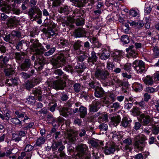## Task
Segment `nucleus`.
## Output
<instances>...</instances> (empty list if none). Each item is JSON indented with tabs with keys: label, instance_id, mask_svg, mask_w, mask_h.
<instances>
[{
	"label": "nucleus",
	"instance_id": "obj_1",
	"mask_svg": "<svg viewBox=\"0 0 159 159\" xmlns=\"http://www.w3.org/2000/svg\"><path fill=\"white\" fill-rule=\"evenodd\" d=\"M95 78L102 82L103 86H109L112 81L110 73L107 70L102 69L101 67H97L94 72Z\"/></svg>",
	"mask_w": 159,
	"mask_h": 159
},
{
	"label": "nucleus",
	"instance_id": "obj_2",
	"mask_svg": "<svg viewBox=\"0 0 159 159\" xmlns=\"http://www.w3.org/2000/svg\"><path fill=\"white\" fill-rule=\"evenodd\" d=\"M77 153L75 157L77 159H90V152L88 151V147L85 144L80 143L75 147Z\"/></svg>",
	"mask_w": 159,
	"mask_h": 159
},
{
	"label": "nucleus",
	"instance_id": "obj_3",
	"mask_svg": "<svg viewBox=\"0 0 159 159\" xmlns=\"http://www.w3.org/2000/svg\"><path fill=\"white\" fill-rule=\"evenodd\" d=\"M147 139L146 137L143 135H139L136 136L134 138V148L139 151L143 150L146 142L145 141Z\"/></svg>",
	"mask_w": 159,
	"mask_h": 159
},
{
	"label": "nucleus",
	"instance_id": "obj_4",
	"mask_svg": "<svg viewBox=\"0 0 159 159\" xmlns=\"http://www.w3.org/2000/svg\"><path fill=\"white\" fill-rule=\"evenodd\" d=\"M28 15L31 20L33 21L36 20L37 19L41 18L42 16V12L40 9L35 6L29 9Z\"/></svg>",
	"mask_w": 159,
	"mask_h": 159
},
{
	"label": "nucleus",
	"instance_id": "obj_5",
	"mask_svg": "<svg viewBox=\"0 0 159 159\" xmlns=\"http://www.w3.org/2000/svg\"><path fill=\"white\" fill-rule=\"evenodd\" d=\"M65 57L62 54L59 55L56 58L52 59L51 63L54 69L62 67L65 64Z\"/></svg>",
	"mask_w": 159,
	"mask_h": 159
},
{
	"label": "nucleus",
	"instance_id": "obj_6",
	"mask_svg": "<svg viewBox=\"0 0 159 159\" xmlns=\"http://www.w3.org/2000/svg\"><path fill=\"white\" fill-rule=\"evenodd\" d=\"M46 61L45 58L42 55L37 56L36 58L35 61V66L38 70L40 71L45 64Z\"/></svg>",
	"mask_w": 159,
	"mask_h": 159
},
{
	"label": "nucleus",
	"instance_id": "obj_7",
	"mask_svg": "<svg viewBox=\"0 0 159 159\" xmlns=\"http://www.w3.org/2000/svg\"><path fill=\"white\" fill-rule=\"evenodd\" d=\"M132 66L138 73H141L145 70L144 63L141 60L135 61L133 63Z\"/></svg>",
	"mask_w": 159,
	"mask_h": 159
},
{
	"label": "nucleus",
	"instance_id": "obj_8",
	"mask_svg": "<svg viewBox=\"0 0 159 159\" xmlns=\"http://www.w3.org/2000/svg\"><path fill=\"white\" fill-rule=\"evenodd\" d=\"M66 86V82L61 80H58L53 82V88L56 90L63 89Z\"/></svg>",
	"mask_w": 159,
	"mask_h": 159
},
{
	"label": "nucleus",
	"instance_id": "obj_9",
	"mask_svg": "<svg viewBox=\"0 0 159 159\" xmlns=\"http://www.w3.org/2000/svg\"><path fill=\"white\" fill-rule=\"evenodd\" d=\"M123 143L124 146L123 148L125 151H130L132 149V140L131 138L125 139L123 141Z\"/></svg>",
	"mask_w": 159,
	"mask_h": 159
},
{
	"label": "nucleus",
	"instance_id": "obj_10",
	"mask_svg": "<svg viewBox=\"0 0 159 159\" xmlns=\"http://www.w3.org/2000/svg\"><path fill=\"white\" fill-rule=\"evenodd\" d=\"M86 33L87 32L84 29L79 28L75 30L73 34L75 38L86 37Z\"/></svg>",
	"mask_w": 159,
	"mask_h": 159
},
{
	"label": "nucleus",
	"instance_id": "obj_11",
	"mask_svg": "<svg viewBox=\"0 0 159 159\" xmlns=\"http://www.w3.org/2000/svg\"><path fill=\"white\" fill-rule=\"evenodd\" d=\"M140 117L143 125H147L150 123L151 125L153 124L151 122V117L149 115L143 113L140 115Z\"/></svg>",
	"mask_w": 159,
	"mask_h": 159
},
{
	"label": "nucleus",
	"instance_id": "obj_12",
	"mask_svg": "<svg viewBox=\"0 0 159 159\" xmlns=\"http://www.w3.org/2000/svg\"><path fill=\"white\" fill-rule=\"evenodd\" d=\"M32 66L30 59H26L19 66V68L22 71H26Z\"/></svg>",
	"mask_w": 159,
	"mask_h": 159
},
{
	"label": "nucleus",
	"instance_id": "obj_13",
	"mask_svg": "<svg viewBox=\"0 0 159 159\" xmlns=\"http://www.w3.org/2000/svg\"><path fill=\"white\" fill-rule=\"evenodd\" d=\"M115 151V145L113 143H107L105 147L104 152L106 155L113 153Z\"/></svg>",
	"mask_w": 159,
	"mask_h": 159
},
{
	"label": "nucleus",
	"instance_id": "obj_14",
	"mask_svg": "<svg viewBox=\"0 0 159 159\" xmlns=\"http://www.w3.org/2000/svg\"><path fill=\"white\" fill-rule=\"evenodd\" d=\"M44 48L43 47H41L39 48H33L32 49L33 52H34V54L31 57V59L32 61H34L35 58V56L42 55L43 52Z\"/></svg>",
	"mask_w": 159,
	"mask_h": 159
},
{
	"label": "nucleus",
	"instance_id": "obj_15",
	"mask_svg": "<svg viewBox=\"0 0 159 159\" xmlns=\"http://www.w3.org/2000/svg\"><path fill=\"white\" fill-rule=\"evenodd\" d=\"M94 91V95L97 98H102L105 94V92L100 85Z\"/></svg>",
	"mask_w": 159,
	"mask_h": 159
},
{
	"label": "nucleus",
	"instance_id": "obj_16",
	"mask_svg": "<svg viewBox=\"0 0 159 159\" xmlns=\"http://www.w3.org/2000/svg\"><path fill=\"white\" fill-rule=\"evenodd\" d=\"M60 43L63 48H64L67 52L70 50V45L69 41L65 39H60Z\"/></svg>",
	"mask_w": 159,
	"mask_h": 159
},
{
	"label": "nucleus",
	"instance_id": "obj_17",
	"mask_svg": "<svg viewBox=\"0 0 159 159\" xmlns=\"http://www.w3.org/2000/svg\"><path fill=\"white\" fill-rule=\"evenodd\" d=\"M42 31L49 36H53L56 34L54 30L50 27H48L47 28L43 29Z\"/></svg>",
	"mask_w": 159,
	"mask_h": 159
},
{
	"label": "nucleus",
	"instance_id": "obj_18",
	"mask_svg": "<svg viewBox=\"0 0 159 159\" xmlns=\"http://www.w3.org/2000/svg\"><path fill=\"white\" fill-rule=\"evenodd\" d=\"M97 57L96 53L93 51L91 53V57L88 59V62L90 65H93L97 60Z\"/></svg>",
	"mask_w": 159,
	"mask_h": 159
},
{
	"label": "nucleus",
	"instance_id": "obj_19",
	"mask_svg": "<svg viewBox=\"0 0 159 159\" xmlns=\"http://www.w3.org/2000/svg\"><path fill=\"white\" fill-rule=\"evenodd\" d=\"M122 53L120 51H116L113 53V61L116 62H119L122 56Z\"/></svg>",
	"mask_w": 159,
	"mask_h": 159
},
{
	"label": "nucleus",
	"instance_id": "obj_20",
	"mask_svg": "<svg viewBox=\"0 0 159 159\" xmlns=\"http://www.w3.org/2000/svg\"><path fill=\"white\" fill-rule=\"evenodd\" d=\"M3 39L5 41L11 43H13L16 40V38L12 36L11 33L5 35V37H3Z\"/></svg>",
	"mask_w": 159,
	"mask_h": 159
},
{
	"label": "nucleus",
	"instance_id": "obj_21",
	"mask_svg": "<svg viewBox=\"0 0 159 159\" xmlns=\"http://www.w3.org/2000/svg\"><path fill=\"white\" fill-rule=\"evenodd\" d=\"M121 118L119 116H115L111 117V124L115 126H116L120 121Z\"/></svg>",
	"mask_w": 159,
	"mask_h": 159
},
{
	"label": "nucleus",
	"instance_id": "obj_22",
	"mask_svg": "<svg viewBox=\"0 0 159 159\" xmlns=\"http://www.w3.org/2000/svg\"><path fill=\"white\" fill-rule=\"evenodd\" d=\"M71 2H75L77 7H81L85 6V4L87 3L86 0H70Z\"/></svg>",
	"mask_w": 159,
	"mask_h": 159
},
{
	"label": "nucleus",
	"instance_id": "obj_23",
	"mask_svg": "<svg viewBox=\"0 0 159 159\" xmlns=\"http://www.w3.org/2000/svg\"><path fill=\"white\" fill-rule=\"evenodd\" d=\"M89 142L92 146L95 148H97L98 147L99 145V144H100L101 145H102L103 143L102 142L95 139L90 140Z\"/></svg>",
	"mask_w": 159,
	"mask_h": 159
},
{
	"label": "nucleus",
	"instance_id": "obj_24",
	"mask_svg": "<svg viewBox=\"0 0 159 159\" xmlns=\"http://www.w3.org/2000/svg\"><path fill=\"white\" fill-rule=\"evenodd\" d=\"M102 54L100 56V58L103 60H106L110 57V52L106 49H104L102 51Z\"/></svg>",
	"mask_w": 159,
	"mask_h": 159
},
{
	"label": "nucleus",
	"instance_id": "obj_25",
	"mask_svg": "<svg viewBox=\"0 0 159 159\" xmlns=\"http://www.w3.org/2000/svg\"><path fill=\"white\" fill-rule=\"evenodd\" d=\"M80 112V116L81 118H84L87 115V108L82 106H81L79 109Z\"/></svg>",
	"mask_w": 159,
	"mask_h": 159
},
{
	"label": "nucleus",
	"instance_id": "obj_26",
	"mask_svg": "<svg viewBox=\"0 0 159 159\" xmlns=\"http://www.w3.org/2000/svg\"><path fill=\"white\" fill-rule=\"evenodd\" d=\"M15 114L17 115L18 118H23L24 119L22 120L24 123H25L26 121L30 119V118L27 116L26 115L23 113H22L19 111H17L15 112Z\"/></svg>",
	"mask_w": 159,
	"mask_h": 159
},
{
	"label": "nucleus",
	"instance_id": "obj_27",
	"mask_svg": "<svg viewBox=\"0 0 159 159\" xmlns=\"http://www.w3.org/2000/svg\"><path fill=\"white\" fill-rule=\"evenodd\" d=\"M99 103L97 102H94L93 103L89 106V110L90 112H93L98 111V106Z\"/></svg>",
	"mask_w": 159,
	"mask_h": 159
},
{
	"label": "nucleus",
	"instance_id": "obj_28",
	"mask_svg": "<svg viewBox=\"0 0 159 159\" xmlns=\"http://www.w3.org/2000/svg\"><path fill=\"white\" fill-rule=\"evenodd\" d=\"M6 82L8 84L9 86L16 85L18 84V80L17 79L15 78L7 79L6 80Z\"/></svg>",
	"mask_w": 159,
	"mask_h": 159
},
{
	"label": "nucleus",
	"instance_id": "obj_29",
	"mask_svg": "<svg viewBox=\"0 0 159 159\" xmlns=\"http://www.w3.org/2000/svg\"><path fill=\"white\" fill-rule=\"evenodd\" d=\"M159 38V35L158 34L155 33L154 34H152L151 38L149 40V43L150 44L152 45L154 43L157 42Z\"/></svg>",
	"mask_w": 159,
	"mask_h": 159
},
{
	"label": "nucleus",
	"instance_id": "obj_30",
	"mask_svg": "<svg viewBox=\"0 0 159 159\" xmlns=\"http://www.w3.org/2000/svg\"><path fill=\"white\" fill-rule=\"evenodd\" d=\"M30 42L33 43L32 45L33 48H41V47H43L41 44L40 43L38 40H36L34 41V39H31L30 41Z\"/></svg>",
	"mask_w": 159,
	"mask_h": 159
},
{
	"label": "nucleus",
	"instance_id": "obj_31",
	"mask_svg": "<svg viewBox=\"0 0 159 159\" xmlns=\"http://www.w3.org/2000/svg\"><path fill=\"white\" fill-rule=\"evenodd\" d=\"M131 122V120H128L126 117L124 118L121 122V125L124 128L128 127L130 125V122Z\"/></svg>",
	"mask_w": 159,
	"mask_h": 159
},
{
	"label": "nucleus",
	"instance_id": "obj_32",
	"mask_svg": "<svg viewBox=\"0 0 159 159\" xmlns=\"http://www.w3.org/2000/svg\"><path fill=\"white\" fill-rule=\"evenodd\" d=\"M12 7L8 5H3L1 8V10L3 12H4L7 13H11Z\"/></svg>",
	"mask_w": 159,
	"mask_h": 159
},
{
	"label": "nucleus",
	"instance_id": "obj_33",
	"mask_svg": "<svg viewBox=\"0 0 159 159\" xmlns=\"http://www.w3.org/2000/svg\"><path fill=\"white\" fill-rule=\"evenodd\" d=\"M143 81L146 84L152 85L153 84L154 81L152 77L147 76L143 80Z\"/></svg>",
	"mask_w": 159,
	"mask_h": 159
},
{
	"label": "nucleus",
	"instance_id": "obj_34",
	"mask_svg": "<svg viewBox=\"0 0 159 159\" xmlns=\"http://www.w3.org/2000/svg\"><path fill=\"white\" fill-rule=\"evenodd\" d=\"M86 68L84 64L81 63L80 64H79L78 66H75V68L76 69H78L76 70V71L78 73H81L84 71V69Z\"/></svg>",
	"mask_w": 159,
	"mask_h": 159
},
{
	"label": "nucleus",
	"instance_id": "obj_35",
	"mask_svg": "<svg viewBox=\"0 0 159 159\" xmlns=\"http://www.w3.org/2000/svg\"><path fill=\"white\" fill-rule=\"evenodd\" d=\"M74 91L77 93L82 91L83 87L80 83H75L73 85Z\"/></svg>",
	"mask_w": 159,
	"mask_h": 159
},
{
	"label": "nucleus",
	"instance_id": "obj_36",
	"mask_svg": "<svg viewBox=\"0 0 159 159\" xmlns=\"http://www.w3.org/2000/svg\"><path fill=\"white\" fill-rule=\"evenodd\" d=\"M25 57V54L22 52H16L15 53V57L16 59L19 61L24 59Z\"/></svg>",
	"mask_w": 159,
	"mask_h": 159
},
{
	"label": "nucleus",
	"instance_id": "obj_37",
	"mask_svg": "<svg viewBox=\"0 0 159 159\" xmlns=\"http://www.w3.org/2000/svg\"><path fill=\"white\" fill-rule=\"evenodd\" d=\"M158 124H159L158 123H155L154 124H152V133L154 134L157 135L159 132V127L158 126Z\"/></svg>",
	"mask_w": 159,
	"mask_h": 159
},
{
	"label": "nucleus",
	"instance_id": "obj_38",
	"mask_svg": "<svg viewBox=\"0 0 159 159\" xmlns=\"http://www.w3.org/2000/svg\"><path fill=\"white\" fill-rule=\"evenodd\" d=\"M68 108L67 107H64L59 110L60 114L61 115L65 117L68 116V114L67 111L68 110Z\"/></svg>",
	"mask_w": 159,
	"mask_h": 159
},
{
	"label": "nucleus",
	"instance_id": "obj_39",
	"mask_svg": "<svg viewBox=\"0 0 159 159\" xmlns=\"http://www.w3.org/2000/svg\"><path fill=\"white\" fill-rule=\"evenodd\" d=\"M82 43V42L80 40H77L75 42L73 45L74 50L76 51L79 49L80 47L82 46L81 45Z\"/></svg>",
	"mask_w": 159,
	"mask_h": 159
},
{
	"label": "nucleus",
	"instance_id": "obj_40",
	"mask_svg": "<svg viewBox=\"0 0 159 159\" xmlns=\"http://www.w3.org/2000/svg\"><path fill=\"white\" fill-rule=\"evenodd\" d=\"M89 85L90 89H93L95 90L100 84L98 82L93 81L89 83Z\"/></svg>",
	"mask_w": 159,
	"mask_h": 159
},
{
	"label": "nucleus",
	"instance_id": "obj_41",
	"mask_svg": "<svg viewBox=\"0 0 159 159\" xmlns=\"http://www.w3.org/2000/svg\"><path fill=\"white\" fill-rule=\"evenodd\" d=\"M45 138L42 136L39 137L37 140L36 145L37 146H39L43 144L45 142Z\"/></svg>",
	"mask_w": 159,
	"mask_h": 159
},
{
	"label": "nucleus",
	"instance_id": "obj_42",
	"mask_svg": "<svg viewBox=\"0 0 159 159\" xmlns=\"http://www.w3.org/2000/svg\"><path fill=\"white\" fill-rule=\"evenodd\" d=\"M85 19L83 18H78L75 19V23L77 26L82 25H84Z\"/></svg>",
	"mask_w": 159,
	"mask_h": 159
},
{
	"label": "nucleus",
	"instance_id": "obj_43",
	"mask_svg": "<svg viewBox=\"0 0 159 159\" xmlns=\"http://www.w3.org/2000/svg\"><path fill=\"white\" fill-rule=\"evenodd\" d=\"M98 121L99 122L105 121L107 122L108 121V116L106 114H102L98 118Z\"/></svg>",
	"mask_w": 159,
	"mask_h": 159
},
{
	"label": "nucleus",
	"instance_id": "obj_44",
	"mask_svg": "<svg viewBox=\"0 0 159 159\" xmlns=\"http://www.w3.org/2000/svg\"><path fill=\"white\" fill-rule=\"evenodd\" d=\"M68 96L69 95L67 93L63 92L61 93L60 99L63 101H66L68 99Z\"/></svg>",
	"mask_w": 159,
	"mask_h": 159
},
{
	"label": "nucleus",
	"instance_id": "obj_45",
	"mask_svg": "<svg viewBox=\"0 0 159 159\" xmlns=\"http://www.w3.org/2000/svg\"><path fill=\"white\" fill-rule=\"evenodd\" d=\"M11 122L15 125H22V122L17 118H13L11 119Z\"/></svg>",
	"mask_w": 159,
	"mask_h": 159
},
{
	"label": "nucleus",
	"instance_id": "obj_46",
	"mask_svg": "<svg viewBox=\"0 0 159 159\" xmlns=\"http://www.w3.org/2000/svg\"><path fill=\"white\" fill-rule=\"evenodd\" d=\"M56 49L55 47L51 48L49 51L45 52L44 55L48 57L52 55L55 52Z\"/></svg>",
	"mask_w": 159,
	"mask_h": 159
},
{
	"label": "nucleus",
	"instance_id": "obj_47",
	"mask_svg": "<svg viewBox=\"0 0 159 159\" xmlns=\"http://www.w3.org/2000/svg\"><path fill=\"white\" fill-rule=\"evenodd\" d=\"M6 76H8L12 75L15 73V71L12 69H6L4 71Z\"/></svg>",
	"mask_w": 159,
	"mask_h": 159
},
{
	"label": "nucleus",
	"instance_id": "obj_48",
	"mask_svg": "<svg viewBox=\"0 0 159 159\" xmlns=\"http://www.w3.org/2000/svg\"><path fill=\"white\" fill-rule=\"evenodd\" d=\"M88 57V56L87 54L85 53L82 55L78 56L77 57V59L80 62H82L84 61V60L86 59Z\"/></svg>",
	"mask_w": 159,
	"mask_h": 159
},
{
	"label": "nucleus",
	"instance_id": "obj_49",
	"mask_svg": "<svg viewBox=\"0 0 159 159\" xmlns=\"http://www.w3.org/2000/svg\"><path fill=\"white\" fill-rule=\"evenodd\" d=\"M121 40L122 42L125 44H127L129 42V36L127 35H124L121 37Z\"/></svg>",
	"mask_w": 159,
	"mask_h": 159
},
{
	"label": "nucleus",
	"instance_id": "obj_50",
	"mask_svg": "<svg viewBox=\"0 0 159 159\" xmlns=\"http://www.w3.org/2000/svg\"><path fill=\"white\" fill-rule=\"evenodd\" d=\"M16 19L14 17L10 19L8 21L7 25L10 26H13V25L16 23Z\"/></svg>",
	"mask_w": 159,
	"mask_h": 159
},
{
	"label": "nucleus",
	"instance_id": "obj_51",
	"mask_svg": "<svg viewBox=\"0 0 159 159\" xmlns=\"http://www.w3.org/2000/svg\"><path fill=\"white\" fill-rule=\"evenodd\" d=\"M49 110L52 112L55 111L56 107L57 106V103L55 102H52L49 104Z\"/></svg>",
	"mask_w": 159,
	"mask_h": 159
},
{
	"label": "nucleus",
	"instance_id": "obj_52",
	"mask_svg": "<svg viewBox=\"0 0 159 159\" xmlns=\"http://www.w3.org/2000/svg\"><path fill=\"white\" fill-rule=\"evenodd\" d=\"M34 85V84H33L31 81H27L26 82L25 87L27 89L30 90L33 87Z\"/></svg>",
	"mask_w": 159,
	"mask_h": 159
},
{
	"label": "nucleus",
	"instance_id": "obj_53",
	"mask_svg": "<svg viewBox=\"0 0 159 159\" xmlns=\"http://www.w3.org/2000/svg\"><path fill=\"white\" fill-rule=\"evenodd\" d=\"M131 112L134 116H138L140 114V112L137 107H134L131 110Z\"/></svg>",
	"mask_w": 159,
	"mask_h": 159
},
{
	"label": "nucleus",
	"instance_id": "obj_54",
	"mask_svg": "<svg viewBox=\"0 0 159 159\" xmlns=\"http://www.w3.org/2000/svg\"><path fill=\"white\" fill-rule=\"evenodd\" d=\"M64 1V0H55L53 2L52 6L58 7Z\"/></svg>",
	"mask_w": 159,
	"mask_h": 159
},
{
	"label": "nucleus",
	"instance_id": "obj_55",
	"mask_svg": "<svg viewBox=\"0 0 159 159\" xmlns=\"http://www.w3.org/2000/svg\"><path fill=\"white\" fill-rule=\"evenodd\" d=\"M11 33L14 38L16 37L19 38L21 37V33L18 31L14 30L12 31Z\"/></svg>",
	"mask_w": 159,
	"mask_h": 159
},
{
	"label": "nucleus",
	"instance_id": "obj_56",
	"mask_svg": "<svg viewBox=\"0 0 159 159\" xmlns=\"http://www.w3.org/2000/svg\"><path fill=\"white\" fill-rule=\"evenodd\" d=\"M68 137L69 141L71 143L74 142L76 139V136L73 134H68Z\"/></svg>",
	"mask_w": 159,
	"mask_h": 159
},
{
	"label": "nucleus",
	"instance_id": "obj_57",
	"mask_svg": "<svg viewBox=\"0 0 159 159\" xmlns=\"http://www.w3.org/2000/svg\"><path fill=\"white\" fill-rule=\"evenodd\" d=\"M99 128L101 131H106L107 129L108 125L106 124L102 123L99 125Z\"/></svg>",
	"mask_w": 159,
	"mask_h": 159
},
{
	"label": "nucleus",
	"instance_id": "obj_58",
	"mask_svg": "<svg viewBox=\"0 0 159 159\" xmlns=\"http://www.w3.org/2000/svg\"><path fill=\"white\" fill-rule=\"evenodd\" d=\"M32 93L35 96H37L38 95H40L42 93V92L39 88L33 89L32 90Z\"/></svg>",
	"mask_w": 159,
	"mask_h": 159
},
{
	"label": "nucleus",
	"instance_id": "obj_59",
	"mask_svg": "<svg viewBox=\"0 0 159 159\" xmlns=\"http://www.w3.org/2000/svg\"><path fill=\"white\" fill-rule=\"evenodd\" d=\"M133 106V104L132 103H129L127 99L126 101H125L124 105L125 108L127 110H129Z\"/></svg>",
	"mask_w": 159,
	"mask_h": 159
},
{
	"label": "nucleus",
	"instance_id": "obj_60",
	"mask_svg": "<svg viewBox=\"0 0 159 159\" xmlns=\"http://www.w3.org/2000/svg\"><path fill=\"white\" fill-rule=\"evenodd\" d=\"M21 13L20 10L19 9L12 8L11 11V14H15L17 15H19Z\"/></svg>",
	"mask_w": 159,
	"mask_h": 159
},
{
	"label": "nucleus",
	"instance_id": "obj_61",
	"mask_svg": "<svg viewBox=\"0 0 159 159\" xmlns=\"http://www.w3.org/2000/svg\"><path fill=\"white\" fill-rule=\"evenodd\" d=\"M34 123L33 122H30L28 125H26L23 127V129L24 130H27L28 129H30L32 128L34 125Z\"/></svg>",
	"mask_w": 159,
	"mask_h": 159
},
{
	"label": "nucleus",
	"instance_id": "obj_62",
	"mask_svg": "<svg viewBox=\"0 0 159 159\" xmlns=\"http://www.w3.org/2000/svg\"><path fill=\"white\" fill-rule=\"evenodd\" d=\"M21 77L25 79H26L30 77L31 76L30 74H28L25 72H22L20 73Z\"/></svg>",
	"mask_w": 159,
	"mask_h": 159
},
{
	"label": "nucleus",
	"instance_id": "obj_63",
	"mask_svg": "<svg viewBox=\"0 0 159 159\" xmlns=\"http://www.w3.org/2000/svg\"><path fill=\"white\" fill-rule=\"evenodd\" d=\"M12 138L13 140L17 141H19L21 139V138L19 137V135L15 133L13 134Z\"/></svg>",
	"mask_w": 159,
	"mask_h": 159
},
{
	"label": "nucleus",
	"instance_id": "obj_64",
	"mask_svg": "<svg viewBox=\"0 0 159 159\" xmlns=\"http://www.w3.org/2000/svg\"><path fill=\"white\" fill-rule=\"evenodd\" d=\"M120 107L121 106L120 104L117 102H116L113 103L112 106H111V108H114L115 110L120 109Z\"/></svg>",
	"mask_w": 159,
	"mask_h": 159
}]
</instances>
